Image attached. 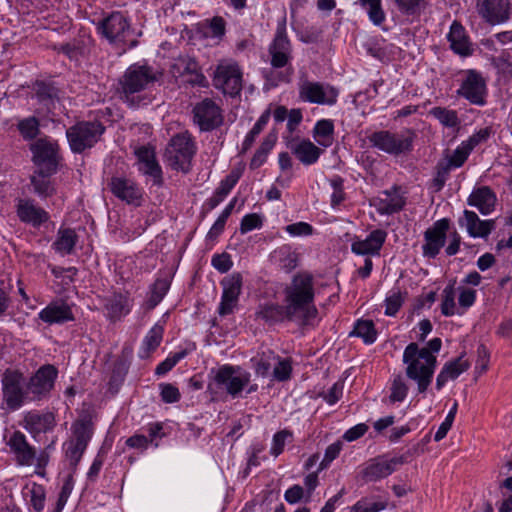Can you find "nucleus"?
<instances>
[{
	"label": "nucleus",
	"instance_id": "1",
	"mask_svg": "<svg viewBox=\"0 0 512 512\" xmlns=\"http://www.w3.org/2000/svg\"><path fill=\"white\" fill-rule=\"evenodd\" d=\"M284 303L287 307L288 321L301 327L315 326L318 310L314 305V279L308 272L294 275L284 290Z\"/></svg>",
	"mask_w": 512,
	"mask_h": 512
},
{
	"label": "nucleus",
	"instance_id": "2",
	"mask_svg": "<svg viewBox=\"0 0 512 512\" xmlns=\"http://www.w3.org/2000/svg\"><path fill=\"white\" fill-rule=\"evenodd\" d=\"M403 363L406 364L407 377L417 383L419 393H424L432 382L436 356L412 342L404 350Z\"/></svg>",
	"mask_w": 512,
	"mask_h": 512
},
{
	"label": "nucleus",
	"instance_id": "3",
	"mask_svg": "<svg viewBox=\"0 0 512 512\" xmlns=\"http://www.w3.org/2000/svg\"><path fill=\"white\" fill-rule=\"evenodd\" d=\"M268 51L271 57V66L276 69L285 68V71L280 73L271 71L266 75L267 81L273 86H277L280 82H289L293 74V68L290 65L292 46L286 34L285 21L278 24Z\"/></svg>",
	"mask_w": 512,
	"mask_h": 512
},
{
	"label": "nucleus",
	"instance_id": "4",
	"mask_svg": "<svg viewBox=\"0 0 512 512\" xmlns=\"http://www.w3.org/2000/svg\"><path fill=\"white\" fill-rule=\"evenodd\" d=\"M415 138L416 133L412 129H404L399 133L377 130L367 136L371 147L392 156L411 152Z\"/></svg>",
	"mask_w": 512,
	"mask_h": 512
},
{
	"label": "nucleus",
	"instance_id": "5",
	"mask_svg": "<svg viewBox=\"0 0 512 512\" xmlns=\"http://www.w3.org/2000/svg\"><path fill=\"white\" fill-rule=\"evenodd\" d=\"M98 33L110 44L117 47H134L136 41L131 40L132 29L128 18L121 12H112L97 24Z\"/></svg>",
	"mask_w": 512,
	"mask_h": 512
},
{
	"label": "nucleus",
	"instance_id": "6",
	"mask_svg": "<svg viewBox=\"0 0 512 512\" xmlns=\"http://www.w3.org/2000/svg\"><path fill=\"white\" fill-rule=\"evenodd\" d=\"M195 151L191 135L185 132L172 137L165 150V157L173 169L187 173Z\"/></svg>",
	"mask_w": 512,
	"mask_h": 512
},
{
	"label": "nucleus",
	"instance_id": "7",
	"mask_svg": "<svg viewBox=\"0 0 512 512\" xmlns=\"http://www.w3.org/2000/svg\"><path fill=\"white\" fill-rule=\"evenodd\" d=\"M104 131L105 127L99 121H82L67 129L66 136L71 150L81 153L93 147Z\"/></svg>",
	"mask_w": 512,
	"mask_h": 512
},
{
	"label": "nucleus",
	"instance_id": "8",
	"mask_svg": "<svg viewBox=\"0 0 512 512\" xmlns=\"http://www.w3.org/2000/svg\"><path fill=\"white\" fill-rule=\"evenodd\" d=\"M157 80L153 69L146 65H131L120 80L121 93L126 101H133V95L147 89Z\"/></svg>",
	"mask_w": 512,
	"mask_h": 512
},
{
	"label": "nucleus",
	"instance_id": "9",
	"mask_svg": "<svg viewBox=\"0 0 512 512\" xmlns=\"http://www.w3.org/2000/svg\"><path fill=\"white\" fill-rule=\"evenodd\" d=\"M2 394L10 410H18L26 401H32L23 374L16 370H6L3 374Z\"/></svg>",
	"mask_w": 512,
	"mask_h": 512
},
{
	"label": "nucleus",
	"instance_id": "10",
	"mask_svg": "<svg viewBox=\"0 0 512 512\" xmlns=\"http://www.w3.org/2000/svg\"><path fill=\"white\" fill-rule=\"evenodd\" d=\"M213 85L224 94L236 96L242 90V72L232 61H221L213 76Z\"/></svg>",
	"mask_w": 512,
	"mask_h": 512
},
{
	"label": "nucleus",
	"instance_id": "11",
	"mask_svg": "<svg viewBox=\"0 0 512 512\" xmlns=\"http://www.w3.org/2000/svg\"><path fill=\"white\" fill-rule=\"evenodd\" d=\"M251 374L240 366L223 365L214 371L215 383L232 397L238 396L250 382Z\"/></svg>",
	"mask_w": 512,
	"mask_h": 512
},
{
	"label": "nucleus",
	"instance_id": "12",
	"mask_svg": "<svg viewBox=\"0 0 512 512\" xmlns=\"http://www.w3.org/2000/svg\"><path fill=\"white\" fill-rule=\"evenodd\" d=\"M298 89L301 101L319 105H334L339 95V91L335 87L309 80H302Z\"/></svg>",
	"mask_w": 512,
	"mask_h": 512
},
{
	"label": "nucleus",
	"instance_id": "13",
	"mask_svg": "<svg viewBox=\"0 0 512 512\" xmlns=\"http://www.w3.org/2000/svg\"><path fill=\"white\" fill-rule=\"evenodd\" d=\"M457 95L471 104L484 106L487 97V85L484 77L476 70H468L461 80Z\"/></svg>",
	"mask_w": 512,
	"mask_h": 512
},
{
	"label": "nucleus",
	"instance_id": "14",
	"mask_svg": "<svg viewBox=\"0 0 512 512\" xmlns=\"http://www.w3.org/2000/svg\"><path fill=\"white\" fill-rule=\"evenodd\" d=\"M58 375L57 369L50 364L41 366L27 382V389L31 394V400L45 398L54 387Z\"/></svg>",
	"mask_w": 512,
	"mask_h": 512
},
{
	"label": "nucleus",
	"instance_id": "15",
	"mask_svg": "<svg viewBox=\"0 0 512 512\" xmlns=\"http://www.w3.org/2000/svg\"><path fill=\"white\" fill-rule=\"evenodd\" d=\"M194 122L201 131H211L223 123L220 107L211 99L206 98L193 108Z\"/></svg>",
	"mask_w": 512,
	"mask_h": 512
},
{
	"label": "nucleus",
	"instance_id": "16",
	"mask_svg": "<svg viewBox=\"0 0 512 512\" xmlns=\"http://www.w3.org/2000/svg\"><path fill=\"white\" fill-rule=\"evenodd\" d=\"M450 221L447 218L437 220L432 227L424 233L425 244L422 246L423 255L428 258H435L441 248L445 245L446 234L449 230Z\"/></svg>",
	"mask_w": 512,
	"mask_h": 512
},
{
	"label": "nucleus",
	"instance_id": "17",
	"mask_svg": "<svg viewBox=\"0 0 512 512\" xmlns=\"http://www.w3.org/2000/svg\"><path fill=\"white\" fill-rule=\"evenodd\" d=\"M221 285L223 287V293L218 313L221 316H226L231 314L237 306L238 299L241 294L242 276L239 273H234L225 277L222 280Z\"/></svg>",
	"mask_w": 512,
	"mask_h": 512
},
{
	"label": "nucleus",
	"instance_id": "18",
	"mask_svg": "<svg viewBox=\"0 0 512 512\" xmlns=\"http://www.w3.org/2000/svg\"><path fill=\"white\" fill-rule=\"evenodd\" d=\"M405 463L404 456H397L390 459L384 457L375 459L369 463L362 471V477L367 482H376L388 477L398 466Z\"/></svg>",
	"mask_w": 512,
	"mask_h": 512
},
{
	"label": "nucleus",
	"instance_id": "19",
	"mask_svg": "<svg viewBox=\"0 0 512 512\" xmlns=\"http://www.w3.org/2000/svg\"><path fill=\"white\" fill-rule=\"evenodd\" d=\"M20 466H31L36 459V448L30 445L21 431H14L6 442Z\"/></svg>",
	"mask_w": 512,
	"mask_h": 512
},
{
	"label": "nucleus",
	"instance_id": "20",
	"mask_svg": "<svg viewBox=\"0 0 512 512\" xmlns=\"http://www.w3.org/2000/svg\"><path fill=\"white\" fill-rule=\"evenodd\" d=\"M508 0H477V11L488 23L495 25L509 19Z\"/></svg>",
	"mask_w": 512,
	"mask_h": 512
},
{
	"label": "nucleus",
	"instance_id": "21",
	"mask_svg": "<svg viewBox=\"0 0 512 512\" xmlns=\"http://www.w3.org/2000/svg\"><path fill=\"white\" fill-rule=\"evenodd\" d=\"M108 186L115 197L127 204L135 206L141 204L142 191L134 181L122 177H112Z\"/></svg>",
	"mask_w": 512,
	"mask_h": 512
},
{
	"label": "nucleus",
	"instance_id": "22",
	"mask_svg": "<svg viewBox=\"0 0 512 512\" xmlns=\"http://www.w3.org/2000/svg\"><path fill=\"white\" fill-rule=\"evenodd\" d=\"M33 153V162L39 167L47 170L48 173H54L57 166L56 144L46 139H38L31 144Z\"/></svg>",
	"mask_w": 512,
	"mask_h": 512
},
{
	"label": "nucleus",
	"instance_id": "23",
	"mask_svg": "<svg viewBox=\"0 0 512 512\" xmlns=\"http://www.w3.org/2000/svg\"><path fill=\"white\" fill-rule=\"evenodd\" d=\"M16 214L21 222L33 227H39L49 220L48 212L37 206L31 199H18Z\"/></svg>",
	"mask_w": 512,
	"mask_h": 512
},
{
	"label": "nucleus",
	"instance_id": "24",
	"mask_svg": "<svg viewBox=\"0 0 512 512\" xmlns=\"http://www.w3.org/2000/svg\"><path fill=\"white\" fill-rule=\"evenodd\" d=\"M287 148L303 165L316 163L322 154V150L310 140L299 137L289 139Z\"/></svg>",
	"mask_w": 512,
	"mask_h": 512
},
{
	"label": "nucleus",
	"instance_id": "25",
	"mask_svg": "<svg viewBox=\"0 0 512 512\" xmlns=\"http://www.w3.org/2000/svg\"><path fill=\"white\" fill-rule=\"evenodd\" d=\"M463 218L459 224L465 226L469 236L473 238H486L495 229L494 219L480 220L478 215L470 210H464Z\"/></svg>",
	"mask_w": 512,
	"mask_h": 512
},
{
	"label": "nucleus",
	"instance_id": "26",
	"mask_svg": "<svg viewBox=\"0 0 512 512\" xmlns=\"http://www.w3.org/2000/svg\"><path fill=\"white\" fill-rule=\"evenodd\" d=\"M386 237V231L381 229L373 230L366 239L354 241L351 244V250L357 255H379Z\"/></svg>",
	"mask_w": 512,
	"mask_h": 512
},
{
	"label": "nucleus",
	"instance_id": "27",
	"mask_svg": "<svg viewBox=\"0 0 512 512\" xmlns=\"http://www.w3.org/2000/svg\"><path fill=\"white\" fill-rule=\"evenodd\" d=\"M299 259L300 254L289 244L281 245L270 254L271 263L286 273L297 268Z\"/></svg>",
	"mask_w": 512,
	"mask_h": 512
},
{
	"label": "nucleus",
	"instance_id": "28",
	"mask_svg": "<svg viewBox=\"0 0 512 512\" xmlns=\"http://www.w3.org/2000/svg\"><path fill=\"white\" fill-rule=\"evenodd\" d=\"M39 318L48 324H62L74 320V315L66 302L54 301L39 312Z\"/></svg>",
	"mask_w": 512,
	"mask_h": 512
},
{
	"label": "nucleus",
	"instance_id": "29",
	"mask_svg": "<svg viewBox=\"0 0 512 512\" xmlns=\"http://www.w3.org/2000/svg\"><path fill=\"white\" fill-rule=\"evenodd\" d=\"M496 201L495 193L488 186L474 189L467 199L468 205L476 207L483 215H488L494 210Z\"/></svg>",
	"mask_w": 512,
	"mask_h": 512
},
{
	"label": "nucleus",
	"instance_id": "30",
	"mask_svg": "<svg viewBox=\"0 0 512 512\" xmlns=\"http://www.w3.org/2000/svg\"><path fill=\"white\" fill-rule=\"evenodd\" d=\"M245 166L239 164L235 166L230 173L220 182L214 195L209 199V205L213 209L218 206L224 198L230 193L244 172Z\"/></svg>",
	"mask_w": 512,
	"mask_h": 512
},
{
	"label": "nucleus",
	"instance_id": "31",
	"mask_svg": "<svg viewBox=\"0 0 512 512\" xmlns=\"http://www.w3.org/2000/svg\"><path fill=\"white\" fill-rule=\"evenodd\" d=\"M137 156L140 162V170L144 174L152 177L155 185H161L162 171L155 160L154 152L146 147H142L138 149Z\"/></svg>",
	"mask_w": 512,
	"mask_h": 512
},
{
	"label": "nucleus",
	"instance_id": "32",
	"mask_svg": "<svg viewBox=\"0 0 512 512\" xmlns=\"http://www.w3.org/2000/svg\"><path fill=\"white\" fill-rule=\"evenodd\" d=\"M448 41L450 42L451 49L455 53L461 56H468L472 53L470 42L465 33V29L457 21H454L450 27Z\"/></svg>",
	"mask_w": 512,
	"mask_h": 512
},
{
	"label": "nucleus",
	"instance_id": "33",
	"mask_svg": "<svg viewBox=\"0 0 512 512\" xmlns=\"http://www.w3.org/2000/svg\"><path fill=\"white\" fill-rule=\"evenodd\" d=\"M469 366L470 363L468 360L464 359L462 356L446 363L436 378V389L441 390L448 380L456 379L461 373L465 372Z\"/></svg>",
	"mask_w": 512,
	"mask_h": 512
},
{
	"label": "nucleus",
	"instance_id": "34",
	"mask_svg": "<svg viewBox=\"0 0 512 512\" xmlns=\"http://www.w3.org/2000/svg\"><path fill=\"white\" fill-rule=\"evenodd\" d=\"M382 194L383 197L379 198L377 204V211L380 214L390 215L403 209L405 199L397 188H394L391 191H384Z\"/></svg>",
	"mask_w": 512,
	"mask_h": 512
},
{
	"label": "nucleus",
	"instance_id": "35",
	"mask_svg": "<svg viewBox=\"0 0 512 512\" xmlns=\"http://www.w3.org/2000/svg\"><path fill=\"white\" fill-rule=\"evenodd\" d=\"M51 174L44 168H39L30 178L34 193L42 199L51 197L56 193L55 186L49 178Z\"/></svg>",
	"mask_w": 512,
	"mask_h": 512
},
{
	"label": "nucleus",
	"instance_id": "36",
	"mask_svg": "<svg viewBox=\"0 0 512 512\" xmlns=\"http://www.w3.org/2000/svg\"><path fill=\"white\" fill-rule=\"evenodd\" d=\"M132 308V301L127 295L115 294L106 304L109 317L113 320L127 315Z\"/></svg>",
	"mask_w": 512,
	"mask_h": 512
},
{
	"label": "nucleus",
	"instance_id": "37",
	"mask_svg": "<svg viewBox=\"0 0 512 512\" xmlns=\"http://www.w3.org/2000/svg\"><path fill=\"white\" fill-rule=\"evenodd\" d=\"M277 360L278 355H276L272 350L266 349L253 357L251 362L255 373L258 376L266 377Z\"/></svg>",
	"mask_w": 512,
	"mask_h": 512
},
{
	"label": "nucleus",
	"instance_id": "38",
	"mask_svg": "<svg viewBox=\"0 0 512 512\" xmlns=\"http://www.w3.org/2000/svg\"><path fill=\"white\" fill-rule=\"evenodd\" d=\"M256 317L268 324H275L283 320H288L286 305L280 306L276 304L265 305L256 312Z\"/></svg>",
	"mask_w": 512,
	"mask_h": 512
},
{
	"label": "nucleus",
	"instance_id": "39",
	"mask_svg": "<svg viewBox=\"0 0 512 512\" xmlns=\"http://www.w3.org/2000/svg\"><path fill=\"white\" fill-rule=\"evenodd\" d=\"M24 428L31 433H38L45 431L52 422L51 414H40L35 411H30L24 416Z\"/></svg>",
	"mask_w": 512,
	"mask_h": 512
},
{
	"label": "nucleus",
	"instance_id": "40",
	"mask_svg": "<svg viewBox=\"0 0 512 512\" xmlns=\"http://www.w3.org/2000/svg\"><path fill=\"white\" fill-rule=\"evenodd\" d=\"M77 242V235L70 228L59 229L53 243L55 250L61 254H71Z\"/></svg>",
	"mask_w": 512,
	"mask_h": 512
},
{
	"label": "nucleus",
	"instance_id": "41",
	"mask_svg": "<svg viewBox=\"0 0 512 512\" xmlns=\"http://www.w3.org/2000/svg\"><path fill=\"white\" fill-rule=\"evenodd\" d=\"M359 5L367 12L369 20L376 26H380L386 19L382 7V0H358Z\"/></svg>",
	"mask_w": 512,
	"mask_h": 512
},
{
	"label": "nucleus",
	"instance_id": "42",
	"mask_svg": "<svg viewBox=\"0 0 512 512\" xmlns=\"http://www.w3.org/2000/svg\"><path fill=\"white\" fill-rule=\"evenodd\" d=\"M313 134L320 145L329 147L333 141V121L329 119L319 120L313 129Z\"/></svg>",
	"mask_w": 512,
	"mask_h": 512
},
{
	"label": "nucleus",
	"instance_id": "43",
	"mask_svg": "<svg viewBox=\"0 0 512 512\" xmlns=\"http://www.w3.org/2000/svg\"><path fill=\"white\" fill-rule=\"evenodd\" d=\"M164 328L160 324H155L145 336L142 342L143 354L141 357H147L150 352L157 349L163 338Z\"/></svg>",
	"mask_w": 512,
	"mask_h": 512
},
{
	"label": "nucleus",
	"instance_id": "44",
	"mask_svg": "<svg viewBox=\"0 0 512 512\" xmlns=\"http://www.w3.org/2000/svg\"><path fill=\"white\" fill-rule=\"evenodd\" d=\"M429 113L445 127L454 128L460 124L459 117L455 110L438 106L432 108Z\"/></svg>",
	"mask_w": 512,
	"mask_h": 512
},
{
	"label": "nucleus",
	"instance_id": "45",
	"mask_svg": "<svg viewBox=\"0 0 512 512\" xmlns=\"http://www.w3.org/2000/svg\"><path fill=\"white\" fill-rule=\"evenodd\" d=\"M170 288V282L167 279H157L151 287L150 297L147 300V307L153 309L164 298Z\"/></svg>",
	"mask_w": 512,
	"mask_h": 512
},
{
	"label": "nucleus",
	"instance_id": "46",
	"mask_svg": "<svg viewBox=\"0 0 512 512\" xmlns=\"http://www.w3.org/2000/svg\"><path fill=\"white\" fill-rule=\"evenodd\" d=\"M174 68L178 69L181 75L188 74L194 76L193 79L189 80L190 82L200 83L204 79L203 75L198 73L197 62L189 57L178 59Z\"/></svg>",
	"mask_w": 512,
	"mask_h": 512
},
{
	"label": "nucleus",
	"instance_id": "47",
	"mask_svg": "<svg viewBox=\"0 0 512 512\" xmlns=\"http://www.w3.org/2000/svg\"><path fill=\"white\" fill-rule=\"evenodd\" d=\"M351 335L361 337L365 343L371 344L376 340L377 332L371 320H359Z\"/></svg>",
	"mask_w": 512,
	"mask_h": 512
},
{
	"label": "nucleus",
	"instance_id": "48",
	"mask_svg": "<svg viewBox=\"0 0 512 512\" xmlns=\"http://www.w3.org/2000/svg\"><path fill=\"white\" fill-rule=\"evenodd\" d=\"M270 118V111L266 110L257 120V122L254 124L253 128L249 131V133L246 135L243 144L242 149L243 151H247L251 148L253 145L256 137L261 133L265 125L268 123Z\"/></svg>",
	"mask_w": 512,
	"mask_h": 512
},
{
	"label": "nucleus",
	"instance_id": "49",
	"mask_svg": "<svg viewBox=\"0 0 512 512\" xmlns=\"http://www.w3.org/2000/svg\"><path fill=\"white\" fill-rule=\"evenodd\" d=\"M73 441L83 444L87 447L88 442L92 436V427L91 423L87 420H80L75 423L73 427Z\"/></svg>",
	"mask_w": 512,
	"mask_h": 512
},
{
	"label": "nucleus",
	"instance_id": "50",
	"mask_svg": "<svg viewBox=\"0 0 512 512\" xmlns=\"http://www.w3.org/2000/svg\"><path fill=\"white\" fill-rule=\"evenodd\" d=\"M454 285H448L443 290V300L441 303V312L444 316H453L456 313Z\"/></svg>",
	"mask_w": 512,
	"mask_h": 512
},
{
	"label": "nucleus",
	"instance_id": "51",
	"mask_svg": "<svg viewBox=\"0 0 512 512\" xmlns=\"http://www.w3.org/2000/svg\"><path fill=\"white\" fill-rule=\"evenodd\" d=\"M330 186L333 189L331 194V206L333 208L339 206L345 200V192H344V180L336 175L329 179Z\"/></svg>",
	"mask_w": 512,
	"mask_h": 512
},
{
	"label": "nucleus",
	"instance_id": "52",
	"mask_svg": "<svg viewBox=\"0 0 512 512\" xmlns=\"http://www.w3.org/2000/svg\"><path fill=\"white\" fill-rule=\"evenodd\" d=\"M65 445L66 458L69 460L71 467L75 469L87 447L73 440L66 442Z\"/></svg>",
	"mask_w": 512,
	"mask_h": 512
},
{
	"label": "nucleus",
	"instance_id": "53",
	"mask_svg": "<svg viewBox=\"0 0 512 512\" xmlns=\"http://www.w3.org/2000/svg\"><path fill=\"white\" fill-rule=\"evenodd\" d=\"M471 150H468V146L462 142L461 146L457 147L453 154L448 159L447 163H445L450 168H458L461 167L465 161L467 160Z\"/></svg>",
	"mask_w": 512,
	"mask_h": 512
},
{
	"label": "nucleus",
	"instance_id": "54",
	"mask_svg": "<svg viewBox=\"0 0 512 512\" xmlns=\"http://www.w3.org/2000/svg\"><path fill=\"white\" fill-rule=\"evenodd\" d=\"M18 129L26 139H33L39 132V122L35 117L26 118L19 122Z\"/></svg>",
	"mask_w": 512,
	"mask_h": 512
},
{
	"label": "nucleus",
	"instance_id": "55",
	"mask_svg": "<svg viewBox=\"0 0 512 512\" xmlns=\"http://www.w3.org/2000/svg\"><path fill=\"white\" fill-rule=\"evenodd\" d=\"M408 392V386L401 376H397L391 386L390 400L392 402H401L405 399Z\"/></svg>",
	"mask_w": 512,
	"mask_h": 512
},
{
	"label": "nucleus",
	"instance_id": "56",
	"mask_svg": "<svg viewBox=\"0 0 512 512\" xmlns=\"http://www.w3.org/2000/svg\"><path fill=\"white\" fill-rule=\"evenodd\" d=\"M273 377L278 381H286L290 378L292 367L291 363L288 359L280 360L278 357V360L273 365Z\"/></svg>",
	"mask_w": 512,
	"mask_h": 512
},
{
	"label": "nucleus",
	"instance_id": "57",
	"mask_svg": "<svg viewBox=\"0 0 512 512\" xmlns=\"http://www.w3.org/2000/svg\"><path fill=\"white\" fill-rule=\"evenodd\" d=\"M292 437L291 432L288 430H281L273 436L270 453L277 457L279 456L285 447L286 441Z\"/></svg>",
	"mask_w": 512,
	"mask_h": 512
},
{
	"label": "nucleus",
	"instance_id": "58",
	"mask_svg": "<svg viewBox=\"0 0 512 512\" xmlns=\"http://www.w3.org/2000/svg\"><path fill=\"white\" fill-rule=\"evenodd\" d=\"M403 304V297L400 291H394L385 299V314L394 316Z\"/></svg>",
	"mask_w": 512,
	"mask_h": 512
},
{
	"label": "nucleus",
	"instance_id": "59",
	"mask_svg": "<svg viewBox=\"0 0 512 512\" xmlns=\"http://www.w3.org/2000/svg\"><path fill=\"white\" fill-rule=\"evenodd\" d=\"M30 505L36 512H41L44 509L45 491L41 485H33L29 491Z\"/></svg>",
	"mask_w": 512,
	"mask_h": 512
},
{
	"label": "nucleus",
	"instance_id": "60",
	"mask_svg": "<svg viewBox=\"0 0 512 512\" xmlns=\"http://www.w3.org/2000/svg\"><path fill=\"white\" fill-rule=\"evenodd\" d=\"M186 356V351H180L175 353L172 356L167 357L164 361H162L155 370L157 375H164L168 373L172 368L184 357Z\"/></svg>",
	"mask_w": 512,
	"mask_h": 512
},
{
	"label": "nucleus",
	"instance_id": "61",
	"mask_svg": "<svg viewBox=\"0 0 512 512\" xmlns=\"http://www.w3.org/2000/svg\"><path fill=\"white\" fill-rule=\"evenodd\" d=\"M262 226V219L261 217L256 213H251L245 215L240 224V232L242 234H246L249 231H252L253 229L260 228Z\"/></svg>",
	"mask_w": 512,
	"mask_h": 512
},
{
	"label": "nucleus",
	"instance_id": "62",
	"mask_svg": "<svg viewBox=\"0 0 512 512\" xmlns=\"http://www.w3.org/2000/svg\"><path fill=\"white\" fill-rule=\"evenodd\" d=\"M161 398L165 403H175L180 400V392L178 388L170 383L160 385Z\"/></svg>",
	"mask_w": 512,
	"mask_h": 512
},
{
	"label": "nucleus",
	"instance_id": "63",
	"mask_svg": "<svg viewBox=\"0 0 512 512\" xmlns=\"http://www.w3.org/2000/svg\"><path fill=\"white\" fill-rule=\"evenodd\" d=\"M285 231L291 236H308L313 233V228L306 222H297L287 225Z\"/></svg>",
	"mask_w": 512,
	"mask_h": 512
},
{
	"label": "nucleus",
	"instance_id": "64",
	"mask_svg": "<svg viewBox=\"0 0 512 512\" xmlns=\"http://www.w3.org/2000/svg\"><path fill=\"white\" fill-rule=\"evenodd\" d=\"M211 263L212 266L220 273H226L233 265L231 257L227 253L214 255Z\"/></svg>",
	"mask_w": 512,
	"mask_h": 512
}]
</instances>
